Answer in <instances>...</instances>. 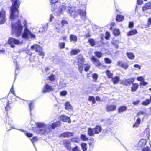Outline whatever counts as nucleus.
Returning <instances> with one entry per match:
<instances>
[{
	"label": "nucleus",
	"mask_w": 151,
	"mask_h": 151,
	"mask_svg": "<svg viewBox=\"0 0 151 151\" xmlns=\"http://www.w3.org/2000/svg\"><path fill=\"white\" fill-rule=\"evenodd\" d=\"M91 60L93 63L97 67L101 68L102 66V65L100 63L99 61L97 60L93 56H92L91 57Z\"/></svg>",
	"instance_id": "11"
},
{
	"label": "nucleus",
	"mask_w": 151,
	"mask_h": 151,
	"mask_svg": "<svg viewBox=\"0 0 151 151\" xmlns=\"http://www.w3.org/2000/svg\"><path fill=\"white\" fill-rule=\"evenodd\" d=\"M55 27L56 31L58 32H62L61 29L62 28V25L60 24L59 22H56L55 24Z\"/></svg>",
	"instance_id": "15"
},
{
	"label": "nucleus",
	"mask_w": 151,
	"mask_h": 151,
	"mask_svg": "<svg viewBox=\"0 0 151 151\" xmlns=\"http://www.w3.org/2000/svg\"><path fill=\"white\" fill-rule=\"evenodd\" d=\"M70 42L73 43H75L77 41V37L76 35L71 34L69 37Z\"/></svg>",
	"instance_id": "19"
},
{
	"label": "nucleus",
	"mask_w": 151,
	"mask_h": 151,
	"mask_svg": "<svg viewBox=\"0 0 151 151\" xmlns=\"http://www.w3.org/2000/svg\"><path fill=\"white\" fill-rule=\"evenodd\" d=\"M84 62V59L82 56H80L78 58V69L81 73H82L83 69V65Z\"/></svg>",
	"instance_id": "7"
},
{
	"label": "nucleus",
	"mask_w": 151,
	"mask_h": 151,
	"mask_svg": "<svg viewBox=\"0 0 151 151\" xmlns=\"http://www.w3.org/2000/svg\"><path fill=\"white\" fill-rule=\"evenodd\" d=\"M127 109V107L125 106H122L119 107L118 109V111L119 113L123 112L125 111Z\"/></svg>",
	"instance_id": "27"
},
{
	"label": "nucleus",
	"mask_w": 151,
	"mask_h": 151,
	"mask_svg": "<svg viewBox=\"0 0 151 151\" xmlns=\"http://www.w3.org/2000/svg\"><path fill=\"white\" fill-rule=\"evenodd\" d=\"M137 79L138 81H144V78L142 76H139V77H138L137 78Z\"/></svg>",
	"instance_id": "55"
},
{
	"label": "nucleus",
	"mask_w": 151,
	"mask_h": 151,
	"mask_svg": "<svg viewBox=\"0 0 151 151\" xmlns=\"http://www.w3.org/2000/svg\"><path fill=\"white\" fill-rule=\"evenodd\" d=\"M140 84L143 86H145L147 84V83L145 82L144 81H140Z\"/></svg>",
	"instance_id": "54"
},
{
	"label": "nucleus",
	"mask_w": 151,
	"mask_h": 151,
	"mask_svg": "<svg viewBox=\"0 0 151 151\" xmlns=\"http://www.w3.org/2000/svg\"><path fill=\"white\" fill-rule=\"evenodd\" d=\"M151 8V2H149L147 3L143 8L142 10L143 11H145L146 9H150Z\"/></svg>",
	"instance_id": "28"
},
{
	"label": "nucleus",
	"mask_w": 151,
	"mask_h": 151,
	"mask_svg": "<svg viewBox=\"0 0 151 151\" xmlns=\"http://www.w3.org/2000/svg\"><path fill=\"white\" fill-rule=\"evenodd\" d=\"M134 67L135 68H137L139 70L141 69V66L140 65L138 64H135L134 65Z\"/></svg>",
	"instance_id": "61"
},
{
	"label": "nucleus",
	"mask_w": 151,
	"mask_h": 151,
	"mask_svg": "<svg viewBox=\"0 0 151 151\" xmlns=\"http://www.w3.org/2000/svg\"><path fill=\"white\" fill-rule=\"evenodd\" d=\"M8 43L12 48L15 47V45H21L23 43V41L16 39L13 38H9L8 40Z\"/></svg>",
	"instance_id": "5"
},
{
	"label": "nucleus",
	"mask_w": 151,
	"mask_h": 151,
	"mask_svg": "<svg viewBox=\"0 0 151 151\" xmlns=\"http://www.w3.org/2000/svg\"><path fill=\"white\" fill-rule=\"evenodd\" d=\"M77 12L79 13L82 19H84L85 18L86 12L85 11L79 9L78 11Z\"/></svg>",
	"instance_id": "22"
},
{
	"label": "nucleus",
	"mask_w": 151,
	"mask_h": 151,
	"mask_svg": "<svg viewBox=\"0 0 151 151\" xmlns=\"http://www.w3.org/2000/svg\"><path fill=\"white\" fill-rule=\"evenodd\" d=\"M150 100L148 99H146L145 101H143L142 104L144 106H147L150 103Z\"/></svg>",
	"instance_id": "32"
},
{
	"label": "nucleus",
	"mask_w": 151,
	"mask_h": 151,
	"mask_svg": "<svg viewBox=\"0 0 151 151\" xmlns=\"http://www.w3.org/2000/svg\"><path fill=\"white\" fill-rule=\"evenodd\" d=\"M5 18V11L2 10L0 12V24L4 23L6 21Z\"/></svg>",
	"instance_id": "8"
},
{
	"label": "nucleus",
	"mask_w": 151,
	"mask_h": 151,
	"mask_svg": "<svg viewBox=\"0 0 151 151\" xmlns=\"http://www.w3.org/2000/svg\"><path fill=\"white\" fill-rule=\"evenodd\" d=\"M90 147L91 148H93L94 144V142H90L89 144Z\"/></svg>",
	"instance_id": "56"
},
{
	"label": "nucleus",
	"mask_w": 151,
	"mask_h": 151,
	"mask_svg": "<svg viewBox=\"0 0 151 151\" xmlns=\"http://www.w3.org/2000/svg\"><path fill=\"white\" fill-rule=\"evenodd\" d=\"M60 119L64 122H67L69 123H71V120L69 117L65 115H63L60 116Z\"/></svg>",
	"instance_id": "17"
},
{
	"label": "nucleus",
	"mask_w": 151,
	"mask_h": 151,
	"mask_svg": "<svg viewBox=\"0 0 151 151\" xmlns=\"http://www.w3.org/2000/svg\"><path fill=\"white\" fill-rule=\"evenodd\" d=\"M95 54L96 56L99 58L101 57L102 55V54L100 52H95Z\"/></svg>",
	"instance_id": "47"
},
{
	"label": "nucleus",
	"mask_w": 151,
	"mask_h": 151,
	"mask_svg": "<svg viewBox=\"0 0 151 151\" xmlns=\"http://www.w3.org/2000/svg\"><path fill=\"white\" fill-rule=\"evenodd\" d=\"M47 29V26H44L42 27V28L40 29V30L39 31L40 32H43L44 31H46Z\"/></svg>",
	"instance_id": "43"
},
{
	"label": "nucleus",
	"mask_w": 151,
	"mask_h": 151,
	"mask_svg": "<svg viewBox=\"0 0 151 151\" xmlns=\"http://www.w3.org/2000/svg\"><path fill=\"white\" fill-rule=\"evenodd\" d=\"M12 2V6L11 8V14L10 19L11 20L15 19L17 17L18 14V8L20 3L19 0H11Z\"/></svg>",
	"instance_id": "3"
},
{
	"label": "nucleus",
	"mask_w": 151,
	"mask_h": 151,
	"mask_svg": "<svg viewBox=\"0 0 151 151\" xmlns=\"http://www.w3.org/2000/svg\"><path fill=\"white\" fill-rule=\"evenodd\" d=\"M61 23V24L62 26L65 24H68V22L64 20H62Z\"/></svg>",
	"instance_id": "64"
},
{
	"label": "nucleus",
	"mask_w": 151,
	"mask_h": 151,
	"mask_svg": "<svg viewBox=\"0 0 151 151\" xmlns=\"http://www.w3.org/2000/svg\"><path fill=\"white\" fill-rule=\"evenodd\" d=\"M88 42L92 46H93L95 45V41L92 39H89L88 40Z\"/></svg>",
	"instance_id": "40"
},
{
	"label": "nucleus",
	"mask_w": 151,
	"mask_h": 151,
	"mask_svg": "<svg viewBox=\"0 0 151 151\" xmlns=\"http://www.w3.org/2000/svg\"><path fill=\"white\" fill-rule=\"evenodd\" d=\"M55 79V75L53 74L51 75L49 77V79L51 81H53Z\"/></svg>",
	"instance_id": "46"
},
{
	"label": "nucleus",
	"mask_w": 151,
	"mask_h": 151,
	"mask_svg": "<svg viewBox=\"0 0 151 151\" xmlns=\"http://www.w3.org/2000/svg\"><path fill=\"white\" fill-rule=\"evenodd\" d=\"M137 32L136 29L132 30L129 32L127 33V35L128 36H131L134 35L135 34H137Z\"/></svg>",
	"instance_id": "29"
},
{
	"label": "nucleus",
	"mask_w": 151,
	"mask_h": 151,
	"mask_svg": "<svg viewBox=\"0 0 151 151\" xmlns=\"http://www.w3.org/2000/svg\"><path fill=\"white\" fill-rule=\"evenodd\" d=\"M60 94L61 96H65L67 94V92L66 91H63L60 92Z\"/></svg>",
	"instance_id": "48"
},
{
	"label": "nucleus",
	"mask_w": 151,
	"mask_h": 151,
	"mask_svg": "<svg viewBox=\"0 0 151 151\" xmlns=\"http://www.w3.org/2000/svg\"><path fill=\"white\" fill-rule=\"evenodd\" d=\"M139 85L137 83H133L131 88V91H135L138 88Z\"/></svg>",
	"instance_id": "25"
},
{
	"label": "nucleus",
	"mask_w": 151,
	"mask_h": 151,
	"mask_svg": "<svg viewBox=\"0 0 151 151\" xmlns=\"http://www.w3.org/2000/svg\"><path fill=\"white\" fill-rule=\"evenodd\" d=\"M81 138L84 141H87L88 139V138L87 137V136L84 134L81 135Z\"/></svg>",
	"instance_id": "42"
},
{
	"label": "nucleus",
	"mask_w": 151,
	"mask_h": 151,
	"mask_svg": "<svg viewBox=\"0 0 151 151\" xmlns=\"http://www.w3.org/2000/svg\"><path fill=\"white\" fill-rule=\"evenodd\" d=\"M124 19V17L123 16L120 15H118L116 16V20L119 22H120L123 20Z\"/></svg>",
	"instance_id": "33"
},
{
	"label": "nucleus",
	"mask_w": 151,
	"mask_h": 151,
	"mask_svg": "<svg viewBox=\"0 0 151 151\" xmlns=\"http://www.w3.org/2000/svg\"><path fill=\"white\" fill-rule=\"evenodd\" d=\"M80 50L78 49H72L70 52L71 55H76L80 52Z\"/></svg>",
	"instance_id": "31"
},
{
	"label": "nucleus",
	"mask_w": 151,
	"mask_h": 151,
	"mask_svg": "<svg viewBox=\"0 0 151 151\" xmlns=\"http://www.w3.org/2000/svg\"><path fill=\"white\" fill-rule=\"evenodd\" d=\"M135 80L134 78H130L125 79L122 81V83L127 86L128 85H130Z\"/></svg>",
	"instance_id": "12"
},
{
	"label": "nucleus",
	"mask_w": 151,
	"mask_h": 151,
	"mask_svg": "<svg viewBox=\"0 0 151 151\" xmlns=\"http://www.w3.org/2000/svg\"><path fill=\"white\" fill-rule=\"evenodd\" d=\"M7 104L6 105V106L5 107V109L6 111H8L9 109H10V107L9 106V103L8 101L7 102Z\"/></svg>",
	"instance_id": "59"
},
{
	"label": "nucleus",
	"mask_w": 151,
	"mask_h": 151,
	"mask_svg": "<svg viewBox=\"0 0 151 151\" xmlns=\"http://www.w3.org/2000/svg\"><path fill=\"white\" fill-rule=\"evenodd\" d=\"M95 134L94 129L91 128H88V134L90 136H93Z\"/></svg>",
	"instance_id": "23"
},
{
	"label": "nucleus",
	"mask_w": 151,
	"mask_h": 151,
	"mask_svg": "<svg viewBox=\"0 0 151 151\" xmlns=\"http://www.w3.org/2000/svg\"><path fill=\"white\" fill-rule=\"evenodd\" d=\"M39 52V55L40 56H42V58H43V56H44V53L41 51H40Z\"/></svg>",
	"instance_id": "62"
},
{
	"label": "nucleus",
	"mask_w": 151,
	"mask_h": 151,
	"mask_svg": "<svg viewBox=\"0 0 151 151\" xmlns=\"http://www.w3.org/2000/svg\"><path fill=\"white\" fill-rule=\"evenodd\" d=\"M88 100L90 101H92L93 104H95L96 102L95 99L93 96H89L88 98Z\"/></svg>",
	"instance_id": "44"
},
{
	"label": "nucleus",
	"mask_w": 151,
	"mask_h": 151,
	"mask_svg": "<svg viewBox=\"0 0 151 151\" xmlns=\"http://www.w3.org/2000/svg\"><path fill=\"white\" fill-rule=\"evenodd\" d=\"M127 55L129 58L130 59H133L134 58V55L132 53H127Z\"/></svg>",
	"instance_id": "35"
},
{
	"label": "nucleus",
	"mask_w": 151,
	"mask_h": 151,
	"mask_svg": "<svg viewBox=\"0 0 151 151\" xmlns=\"http://www.w3.org/2000/svg\"><path fill=\"white\" fill-rule=\"evenodd\" d=\"M141 122V119L139 117L137 118L135 121V124L133 125V127H138L140 124Z\"/></svg>",
	"instance_id": "24"
},
{
	"label": "nucleus",
	"mask_w": 151,
	"mask_h": 151,
	"mask_svg": "<svg viewBox=\"0 0 151 151\" xmlns=\"http://www.w3.org/2000/svg\"><path fill=\"white\" fill-rule=\"evenodd\" d=\"M32 49H35L37 52H40L42 51V48L39 45L37 44H35L31 47Z\"/></svg>",
	"instance_id": "14"
},
{
	"label": "nucleus",
	"mask_w": 151,
	"mask_h": 151,
	"mask_svg": "<svg viewBox=\"0 0 151 151\" xmlns=\"http://www.w3.org/2000/svg\"><path fill=\"white\" fill-rule=\"evenodd\" d=\"M28 103L29 104V106L30 110V111H31L33 109V102L32 101H29V102H28Z\"/></svg>",
	"instance_id": "39"
},
{
	"label": "nucleus",
	"mask_w": 151,
	"mask_h": 151,
	"mask_svg": "<svg viewBox=\"0 0 151 151\" xmlns=\"http://www.w3.org/2000/svg\"><path fill=\"white\" fill-rule=\"evenodd\" d=\"M73 134V133L66 132L62 134L60 136L64 137H68L72 136Z\"/></svg>",
	"instance_id": "20"
},
{
	"label": "nucleus",
	"mask_w": 151,
	"mask_h": 151,
	"mask_svg": "<svg viewBox=\"0 0 151 151\" xmlns=\"http://www.w3.org/2000/svg\"><path fill=\"white\" fill-rule=\"evenodd\" d=\"M146 131L148 132L147 134V138L148 139L150 137V130L148 128H147L146 129Z\"/></svg>",
	"instance_id": "57"
},
{
	"label": "nucleus",
	"mask_w": 151,
	"mask_h": 151,
	"mask_svg": "<svg viewBox=\"0 0 151 151\" xmlns=\"http://www.w3.org/2000/svg\"><path fill=\"white\" fill-rule=\"evenodd\" d=\"M21 131L23 132L28 137H30L32 136L33 134L30 133H28L25 131H24L22 130H20Z\"/></svg>",
	"instance_id": "41"
},
{
	"label": "nucleus",
	"mask_w": 151,
	"mask_h": 151,
	"mask_svg": "<svg viewBox=\"0 0 151 151\" xmlns=\"http://www.w3.org/2000/svg\"><path fill=\"white\" fill-rule=\"evenodd\" d=\"M53 89L54 88L52 86L47 84H46L43 87L42 92L43 93L49 92L53 91Z\"/></svg>",
	"instance_id": "9"
},
{
	"label": "nucleus",
	"mask_w": 151,
	"mask_h": 151,
	"mask_svg": "<svg viewBox=\"0 0 151 151\" xmlns=\"http://www.w3.org/2000/svg\"><path fill=\"white\" fill-rule=\"evenodd\" d=\"M147 142L146 139H141L139 142L138 146L139 147H142L145 146Z\"/></svg>",
	"instance_id": "21"
},
{
	"label": "nucleus",
	"mask_w": 151,
	"mask_h": 151,
	"mask_svg": "<svg viewBox=\"0 0 151 151\" xmlns=\"http://www.w3.org/2000/svg\"><path fill=\"white\" fill-rule=\"evenodd\" d=\"M104 61L107 64H110L111 63V60L108 58H105Z\"/></svg>",
	"instance_id": "45"
},
{
	"label": "nucleus",
	"mask_w": 151,
	"mask_h": 151,
	"mask_svg": "<svg viewBox=\"0 0 151 151\" xmlns=\"http://www.w3.org/2000/svg\"><path fill=\"white\" fill-rule=\"evenodd\" d=\"M65 109L67 110H70L71 111L72 110V107L69 102L65 103Z\"/></svg>",
	"instance_id": "26"
},
{
	"label": "nucleus",
	"mask_w": 151,
	"mask_h": 151,
	"mask_svg": "<svg viewBox=\"0 0 151 151\" xmlns=\"http://www.w3.org/2000/svg\"><path fill=\"white\" fill-rule=\"evenodd\" d=\"M23 30V27L21 22L18 20L15 23L12 24V33L17 37L19 36Z\"/></svg>",
	"instance_id": "4"
},
{
	"label": "nucleus",
	"mask_w": 151,
	"mask_h": 151,
	"mask_svg": "<svg viewBox=\"0 0 151 151\" xmlns=\"http://www.w3.org/2000/svg\"><path fill=\"white\" fill-rule=\"evenodd\" d=\"M120 31L119 29H114L113 31V33L115 36H117L119 35Z\"/></svg>",
	"instance_id": "37"
},
{
	"label": "nucleus",
	"mask_w": 151,
	"mask_h": 151,
	"mask_svg": "<svg viewBox=\"0 0 151 151\" xmlns=\"http://www.w3.org/2000/svg\"><path fill=\"white\" fill-rule=\"evenodd\" d=\"M113 83L114 84L117 83L120 81V78L119 76H116L112 78Z\"/></svg>",
	"instance_id": "30"
},
{
	"label": "nucleus",
	"mask_w": 151,
	"mask_h": 151,
	"mask_svg": "<svg viewBox=\"0 0 151 151\" xmlns=\"http://www.w3.org/2000/svg\"><path fill=\"white\" fill-rule=\"evenodd\" d=\"M72 151H80V149L77 146H76L72 150Z\"/></svg>",
	"instance_id": "49"
},
{
	"label": "nucleus",
	"mask_w": 151,
	"mask_h": 151,
	"mask_svg": "<svg viewBox=\"0 0 151 151\" xmlns=\"http://www.w3.org/2000/svg\"><path fill=\"white\" fill-rule=\"evenodd\" d=\"M117 64L118 66L122 67L125 69H127L129 67V65L127 63H122V62L120 61H118Z\"/></svg>",
	"instance_id": "16"
},
{
	"label": "nucleus",
	"mask_w": 151,
	"mask_h": 151,
	"mask_svg": "<svg viewBox=\"0 0 151 151\" xmlns=\"http://www.w3.org/2000/svg\"><path fill=\"white\" fill-rule=\"evenodd\" d=\"M63 143L64 147L67 150L69 151L71 150V143L70 141L67 139L64 140L63 141Z\"/></svg>",
	"instance_id": "10"
},
{
	"label": "nucleus",
	"mask_w": 151,
	"mask_h": 151,
	"mask_svg": "<svg viewBox=\"0 0 151 151\" xmlns=\"http://www.w3.org/2000/svg\"><path fill=\"white\" fill-rule=\"evenodd\" d=\"M143 3L142 0H137V3L138 5H141Z\"/></svg>",
	"instance_id": "63"
},
{
	"label": "nucleus",
	"mask_w": 151,
	"mask_h": 151,
	"mask_svg": "<svg viewBox=\"0 0 151 151\" xmlns=\"http://www.w3.org/2000/svg\"><path fill=\"white\" fill-rule=\"evenodd\" d=\"M95 134H98L101 132L102 131V128L101 126L96 125L95 128H93Z\"/></svg>",
	"instance_id": "18"
},
{
	"label": "nucleus",
	"mask_w": 151,
	"mask_h": 151,
	"mask_svg": "<svg viewBox=\"0 0 151 151\" xmlns=\"http://www.w3.org/2000/svg\"><path fill=\"white\" fill-rule=\"evenodd\" d=\"M54 7V8H52V12H56L57 15H60L64 10H66L68 11L71 16L73 18L75 17L77 15L74 6L71 7L68 6L66 7L64 5H62L60 6L59 9H58L56 8L57 6L55 5Z\"/></svg>",
	"instance_id": "2"
},
{
	"label": "nucleus",
	"mask_w": 151,
	"mask_h": 151,
	"mask_svg": "<svg viewBox=\"0 0 151 151\" xmlns=\"http://www.w3.org/2000/svg\"><path fill=\"white\" fill-rule=\"evenodd\" d=\"M140 101L139 100H137L135 101H134L133 102V104L134 105H137L140 102Z\"/></svg>",
	"instance_id": "58"
},
{
	"label": "nucleus",
	"mask_w": 151,
	"mask_h": 151,
	"mask_svg": "<svg viewBox=\"0 0 151 151\" xmlns=\"http://www.w3.org/2000/svg\"><path fill=\"white\" fill-rule=\"evenodd\" d=\"M22 37L25 39H27L29 38H35V36L26 28L24 29V32L22 34Z\"/></svg>",
	"instance_id": "6"
},
{
	"label": "nucleus",
	"mask_w": 151,
	"mask_h": 151,
	"mask_svg": "<svg viewBox=\"0 0 151 151\" xmlns=\"http://www.w3.org/2000/svg\"><path fill=\"white\" fill-rule=\"evenodd\" d=\"M116 108V105H108L106 106V110L107 111H115Z\"/></svg>",
	"instance_id": "13"
},
{
	"label": "nucleus",
	"mask_w": 151,
	"mask_h": 151,
	"mask_svg": "<svg viewBox=\"0 0 151 151\" xmlns=\"http://www.w3.org/2000/svg\"><path fill=\"white\" fill-rule=\"evenodd\" d=\"M142 151H150V149L148 147H146L143 148Z\"/></svg>",
	"instance_id": "53"
},
{
	"label": "nucleus",
	"mask_w": 151,
	"mask_h": 151,
	"mask_svg": "<svg viewBox=\"0 0 151 151\" xmlns=\"http://www.w3.org/2000/svg\"><path fill=\"white\" fill-rule=\"evenodd\" d=\"M92 77L93 81L94 82H96L98 78V75L96 73H94L92 75Z\"/></svg>",
	"instance_id": "34"
},
{
	"label": "nucleus",
	"mask_w": 151,
	"mask_h": 151,
	"mask_svg": "<svg viewBox=\"0 0 151 151\" xmlns=\"http://www.w3.org/2000/svg\"><path fill=\"white\" fill-rule=\"evenodd\" d=\"M84 67V70L85 71H87L89 70L90 68V65L88 64H86L85 65Z\"/></svg>",
	"instance_id": "50"
},
{
	"label": "nucleus",
	"mask_w": 151,
	"mask_h": 151,
	"mask_svg": "<svg viewBox=\"0 0 151 151\" xmlns=\"http://www.w3.org/2000/svg\"><path fill=\"white\" fill-rule=\"evenodd\" d=\"M61 124L60 121L53 123L51 125L46 124L44 122H37L36 123L37 127L35 128L33 130L37 133L46 135L50 132L52 129H54L56 127L60 126Z\"/></svg>",
	"instance_id": "1"
},
{
	"label": "nucleus",
	"mask_w": 151,
	"mask_h": 151,
	"mask_svg": "<svg viewBox=\"0 0 151 151\" xmlns=\"http://www.w3.org/2000/svg\"><path fill=\"white\" fill-rule=\"evenodd\" d=\"M65 43L64 42H61L59 43V46L60 48H64Z\"/></svg>",
	"instance_id": "52"
},
{
	"label": "nucleus",
	"mask_w": 151,
	"mask_h": 151,
	"mask_svg": "<svg viewBox=\"0 0 151 151\" xmlns=\"http://www.w3.org/2000/svg\"><path fill=\"white\" fill-rule=\"evenodd\" d=\"M82 149L83 151H86L87 149V144L85 143H82L81 144Z\"/></svg>",
	"instance_id": "36"
},
{
	"label": "nucleus",
	"mask_w": 151,
	"mask_h": 151,
	"mask_svg": "<svg viewBox=\"0 0 151 151\" xmlns=\"http://www.w3.org/2000/svg\"><path fill=\"white\" fill-rule=\"evenodd\" d=\"M38 140V139L36 137H34L32 138L31 139L32 142L33 143L34 142L37 141Z\"/></svg>",
	"instance_id": "60"
},
{
	"label": "nucleus",
	"mask_w": 151,
	"mask_h": 151,
	"mask_svg": "<svg viewBox=\"0 0 151 151\" xmlns=\"http://www.w3.org/2000/svg\"><path fill=\"white\" fill-rule=\"evenodd\" d=\"M110 36V33L108 32H106V33L105 38L106 39H109V38Z\"/></svg>",
	"instance_id": "51"
},
{
	"label": "nucleus",
	"mask_w": 151,
	"mask_h": 151,
	"mask_svg": "<svg viewBox=\"0 0 151 151\" xmlns=\"http://www.w3.org/2000/svg\"><path fill=\"white\" fill-rule=\"evenodd\" d=\"M106 73L109 78H112L113 74L109 70H107L106 71Z\"/></svg>",
	"instance_id": "38"
}]
</instances>
